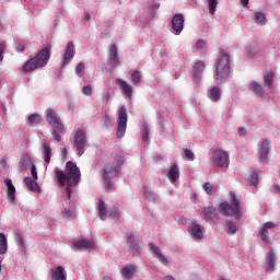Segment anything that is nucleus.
<instances>
[{"instance_id": "30", "label": "nucleus", "mask_w": 280, "mask_h": 280, "mask_svg": "<svg viewBox=\"0 0 280 280\" xmlns=\"http://www.w3.org/2000/svg\"><path fill=\"white\" fill-rule=\"evenodd\" d=\"M32 165V158L30 156V154L24 153L19 162V167H21V170L25 171L27 170V167Z\"/></svg>"}, {"instance_id": "44", "label": "nucleus", "mask_w": 280, "mask_h": 280, "mask_svg": "<svg viewBox=\"0 0 280 280\" xmlns=\"http://www.w3.org/2000/svg\"><path fill=\"white\" fill-rule=\"evenodd\" d=\"M82 93H83V95L91 96V95H93V88L89 84L84 85L82 88Z\"/></svg>"}, {"instance_id": "20", "label": "nucleus", "mask_w": 280, "mask_h": 280, "mask_svg": "<svg viewBox=\"0 0 280 280\" xmlns=\"http://www.w3.org/2000/svg\"><path fill=\"white\" fill-rule=\"evenodd\" d=\"M95 243H93V240H86V238H82L79 241H74L72 242V244H70V248L72 250H82L83 248H94Z\"/></svg>"}, {"instance_id": "47", "label": "nucleus", "mask_w": 280, "mask_h": 280, "mask_svg": "<svg viewBox=\"0 0 280 280\" xmlns=\"http://www.w3.org/2000/svg\"><path fill=\"white\" fill-rule=\"evenodd\" d=\"M148 137H150V129L148 128V125H143L142 141H148Z\"/></svg>"}, {"instance_id": "35", "label": "nucleus", "mask_w": 280, "mask_h": 280, "mask_svg": "<svg viewBox=\"0 0 280 280\" xmlns=\"http://www.w3.org/2000/svg\"><path fill=\"white\" fill-rule=\"evenodd\" d=\"M247 183L250 186L257 187V185H259V174H257V172H252L247 178Z\"/></svg>"}, {"instance_id": "62", "label": "nucleus", "mask_w": 280, "mask_h": 280, "mask_svg": "<svg viewBox=\"0 0 280 280\" xmlns=\"http://www.w3.org/2000/svg\"><path fill=\"white\" fill-rule=\"evenodd\" d=\"M63 156H67V149L62 151Z\"/></svg>"}, {"instance_id": "53", "label": "nucleus", "mask_w": 280, "mask_h": 280, "mask_svg": "<svg viewBox=\"0 0 280 280\" xmlns=\"http://www.w3.org/2000/svg\"><path fill=\"white\" fill-rule=\"evenodd\" d=\"M197 49H205L207 47V42L205 39H199L196 44Z\"/></svg>"}, {"instance_id": "13", "label": "nucleus", "mask_w": 280, "mask_h": 280, "mask_svg": "<svg viewBox=\"0 0 280 280\" xmlns=\"http://www.w3.org/2000/svg\"><path fill=\"white\" fill-rule=\"evenodd\" d=\"M202 214H203V220L211 224H218L220 222V217L218 214V210L213 206H205L202 208Z\"/></svg>"}, {"instance_id": "1", "label": "nucleus", "mask_w": 280, "mask_h": 280, "mask_svg": "<svg viewBox=\"0 0 280 280\" xmlns=\"http://www.w3.org/2000/svg\"><path fill=\"white\" fill-rule=\"evenodd\" d=\"M81 176L82 174L80 173V167H78V164L73 161H68L66 163L65 171L55 168V178L57 180L58 187H65V185H67V205H71V194H73V187L80 184Z\"/></svg>"}, {"instance_id": "61", "label": "nucleus", "mask_w": 280, "mask_h": 280, "mask_svg": "<svg viewBox=\"0 0 280 280\" xmlns=\"http://www.w3.org/2000/svg\"><path fill=\"white\" fill-rule=\"evenodd\" d=\"M20 244L23 246V236H20Z\"/></svg>"}, {"instance_id": "19", "label": "nucleus", "mask_w": 280, "mask_h": 280, "mask_svg": "<svg viewBox=\"0 0 280 280\" xmlns=\"http://www.w3.org/2000/svg\"><path fill=\"white\" fill-rule=\"evenodd\" d=\"M107 62H108L109 67H112V69H115L120 62L119 52L117 50L116 44H113L109 48Z\"/></svg>"}, {"instance_id": "64", "label": "nucleus", "mask_w": 280, "mask_h": 280, "mask_svg": "<svg viewBox=\"0 0 280 280\" xmlns=\"http://www.w3.org/2000/svg\"><path fill=\"white\" fill-rule=\"evenodd\" d=\"M219 280H225L224 278H220Z\"/></svg>"}, {"instance_id": "51", "label": "nucleus", "mask_w": 280, "mask_h": 280, "mask_svg": "<svg viewBox=\"0 0 280 280\" xmlns=\"http://www.w3.org/2000/svg\"><path fill=\"white\" fill-rule=\"evenodd\" d=\"M31 173H32L33 179L38 180V171H36V166L34 164H32L31 166Z\"/></svg>"}, {"instance_id": "32", "label": "nucleus", "mask_w": 280, "mask_h": 280, "mask_svg": "<svg viewBox=\"0 0 280 280\" xmlns=\"http://www.w3.org/2000/svg\"><path fill=\"white\" fill-rule=\"evenodd\" d=\"M143 79V74H141V71L139 70H133L131 72V84L133 86H139L141 84V80Z\"/></svg>"}, {"instance_id": "36", "label": "nucleus", "mask_w": 280, "mask_h": 280, "mask_svg": "<svg viewBox=\"0 0 280 280\" xmlns=\"http://www.w3.org/2000/svg\"><path fill=\"white\" fill-rule=\"evenodd\" d=\"M40 121H43V117L38 114H32L30 117H28V124L31 126H37V124H40Z\"/></svg>"}, {"instance_id": "56", "label": "nucleus", "mask_w": 280, "mask_h": 280, "mask_svg": "<svg viewBox=\"0 0 280 280\" xmlns=\"http://www.w3.org/2000/svg\"><path fill=\"white\" fill-rule=\"evenodd\" d=\"M265 230L268 231V229H275V223L272 222H266L262 226Z\"/></svg>"}, {"instance_id": "28", "label": "nucleus", "mask_w": 280, "mask_h": 280, "mask_svg": "<svg viewBox=\"0 0 280 280\" xmlns=\"http://www.w3.org/2000/svg\"><path fill=\"white\" fill-rule=\"evenodd\" d=\"M24 184L31 189V191H34L35 194H38L40 191V186H38V183H36V179H32V177H25Z\"/></svg>"}, {"instance_id": "38", "label": "nucleus", "mask_w": 280, "mask_h": 280, "mask_svg": "<svg viewBox=\"0 0 280 280\" xmlns=\"http://www.w3.org/2000/svg\"><path fill=\"white\" fill-rule=\"evenodd\" d=\"M226 224H228V235H235V233H237V224L229 220H226Z\"/></svg>"}, {"instance_id": "9", "label": "nucleus", "mask_w": 280, "mask_h": 280, "mask_svg": "<svg viewBox=\"0 0 280 280\" xmlns=\"http://www.w3.org/2000/svg\"><path fill=\"white\" fill-rule=\"evenodd\" d=\"M116 121L118 126L116 137L117 139H124V137H126V130L128 129V114L126 112V106L119 108Z\"/></svg>"}, {"instance_id": "21", "label": "nucleus", "mask_w": 280, "mask_h": 280, "mask_svg": "<svg viewBox=\"0 0 280 280\" xmlns=\"http://www.w3.org/2000/svg\"><path fill=\"white\" fill-rule=\"evenodd\" d=\"M4 185L7 186V198L11 205L16 200V187L12 183V179H4Z\"/></svg>"}, {"instance_id": "23", "label": "nucleus", "mask_w": 280, "mask_h": 280, "mask_svg": "<svg viewBox=\"0 0 280 280\" xmlns=\"http://www.w3.org/2000/svg\"><path fill=\"white\" fill-rule=\"evenodd\" d=\"M50 273V280H67V270H65V267L62 266H58L57 268L51 269Z\"/></svg>"}, {"instance_id": "25", "label": "nucleus", "mask_w": 280, "mask_h": 280, "mask_svg": "<svg viewBox=\"0 0 280 280\" xmlns=\"http://www.w3.org/2000/svg\"><path fill=\"white\" fill-rule=\"evenodd\" d=\"M167 176L171 183H176V180L180 178V170L178 168V164L172 165V167L168 170Z\"/></svg>"}, {"instance_id": "6", "label": "nucleus", "mask_w": 280, "mask_h": 280, "mask_svg": "<svg viewBox=\"0 0 280 280\" xmlns=\"http://www.w3.org/2000/svg\"><path fill=\"white\" fill-rule=\"evenodd\" d=\"M96 211H98V215L101 220H106V218H110V220H119V209L117 207H113L109 209L106 207V203L103 199H100L96 203Z\"/></svg>"}, {"instance_id": "11", "label": "nucleus", "mask_w": 280, "mask_h": 280, "mask_svg": "<svg viewBox=\"0 0 280 280\" xmlns=\"http://www.w3.org/2000/svg\"><path fill=\"white\" fill-rule=\"evenodd\" d=\"M143 248V243L138 241L132 234L127 236V250L132 255V257H139Z\"/></svg>"}, {"instance_id": "42", "label": "nucleus", "mask_w": 280, "mask_h": 280, "mask_svg": "<svg viewBox=\"0 0 280 280\" xmlns=\"http://www.w3.org/2000/svg\"><path fill=\"white\" fill-rule=\"evenodd\" d=\"M184 158L186 161H195L196 160V154L189 149L184 150Z\"/></svg>"}, {"instance_id": "31", "label": "nucleus", "mask_w": 280, "mask_h": 280, "mask_svg": "<svg viewBox=\"0 0 280 280\" xmlns=\"http://www.w3.org/2000/svg\"><path fill=\"white\" fill-rule=\"evenodd\" d=\"M42 154L45 163L49 165V162L51 161V147L46 143L42 144Z\"/></svg>"}, {"instance_id": "5", "label": "nucleus", "mask_w": 280, "mask_h": 280, "mask_svg": "<svg viewBox=\"0 0 280 280\" xmlns=\"http://www.w3.org/2000/svg\"><path fill=\"white\" fill-rule=\"evenodd\" d=\"M121 165H124V156L121 155H116L113 164L105 165L103 179L107 189L113 187V183L110 182L113 176H119L121 174Z\"/></svg>"}, {"instance_id": "59", "label": "nucleus", "mask_w": 280, "mask_h": 280, "mask_svg": "<svg viewBox=\"0 0 280 280\" xmlns=\"http://www.w3.org/2000/svg\"><path fill=\"white\" fill-rule=\"evenodd\" d=\"M83 19H84V21H91V14L85 13Z\"/></svg>"}, {"instance_id": "48", "label": "nucleus", "mask_w": 280, "mask_h": 280, "mask_svg": "<svg viewBox=\"0 0 280 280\" xmlns=\"http://www.w3.org/2000/svg\"><path fill=\"white\" fill-rule=\"evenodd\" d=\"M203 190L206 191V194H212L213 192V186L211 185V183L206 182L202 185Z\"/></svg>"}, {"instance_id": "46", "label": "nucleus", "mask_w": 280, "mask_h": 280, "mask_svg": "<svg viewBox=\"0 0 280 280\" xmlns=\"http://www.w3.org/2000/svg\"><path fill=\"white\" fill-rule=\"evenodd\" d=\"M258 233L262 242H268V230H266V228L260 229Z\"/></svg>"}, {"instance_id": "57", "label": "nucleus", "mask_w": 280, "mask_h": 280, "mask_svg": "<svg viewBox=\"0 0 280 280\" xmlns=\"http://www.w3.org/2000/svg\"><path fill=\"white\" fill-rule=\"evenodd\" d=\"M238 135H240V137H244V135H246V129H244V127H240Z\"/></svg>"}, {"instance_id": "52", "label": "nucleus", "mask_w": 280, "mask_h": 280, "mask_svg": "<svg viewBox=\"0 0 280 280\" xmlns=\"http://www.w3.org/2000/svg\"><path fill=\"white\" fill-rule=\"evenodd\" d=\"M15 49H16V51H19V54H23V51H25V44L16 43L15 44Z\"/></svg>"}, {"instance_id": "7", "label": "nucleus", "mask_w": 280, "mask_h": 280, "mask_svg": "<svg viewBox=\"0 0 280 280\" xmlns=\"http://www.w3.org/2000/svg\"><path fill=\"white\" fill-rule=\"evenodd\" d=\"M74 150L78 152L79 156H82L89 148V138L86 137V131L84 129H78L74 133Z\"/></svg>"}, {"instance_id": "4", "label": "nucleus", "mask_w": 280, "mask_h": 280, "mask_svg": "<svg viewBox=\"0 0 280 280\" xmlns=\"http://www.w3.org/2000/svg\"><path fill=\"white\" fill-rule=\"evenodd\" d=\"M230 202L223 201L219 205V213L226 218H235V220L242 219V208L240 207V200L234 192L230 191Z\"/></svg>"}, {"instance_id": "16", "label": "nucleus", "mask_w": 280, "mask_h": 280, "mask_svg": "<svg viewBox=\"0 0 280 280\" xmlns=\"http://www.w3.org/2000/svg\"><path fill=\"white\" fill-rule=\"evenodd\" d=\"M277 265V255L272 250V248L269 249V252L265 255L264 260V268L265 272H275V266Z\"/></svg>"}, {"instance_id": "39", "label": "nucleus", "mask_w": 280, "mask_h": 280, "mask_svg": "<svg viewBox=\"0 0 280 280\" xmlns=\"http://www.w3.org/2000/svg\"><path fill=\"white\" fill-rule=\"evenodd\" d=\"M217 8H218V0H208V10L212 16L213 14H215Z\"/></svg>"}, {"instance_id": "60", "label": "nucleus", "mask_w": 280, "mask_h": 280, "mask_svg": "<svg viewBox=\"0 0 280 280\" xmlns=\"http://www.w3.org/2000/svg\"><path fill=\"white\" fill-rule=\"evenodd\" d=\"M163 280H176V279L172 276H165Z\"/></svg>"}, {"instance_id": "14", "label": "nucleus", "mask_w": 280, "mask_h": 280, "mask_svg": "<svg viewBox=\"0 0 280 280\" xmlns=\"http://www.w3.org/2000/svg\"><path fill=\"white\" fill-rule=\"evenodd\" d=\"M259 162L268 163V154H270V140L260 139L258 142Z\"/></svg>"}, {"instance_id": "8", "label": "nucleus", "mask_w": 280, "mask_h": 280, "mask_svg": "<svg viewBox=\"0 0 280 280\" xmlns=\"http://www.w3.org/2000/svg\"><path fill=\"white\" fill-rule=\"evenodd\" d=\"M210 161H211L213 167H229V165L231 163L229 152H226L222 149H215L212 152Z\"/></svg>"}, {"instance_id": "49", "label": "nucleus", "mask_w": 280, "mask_h": 280, "mask_svg": "<svg viewBox=\"0 0 280 280\" xmlns=\"http://www.w3.org/2000/svg\"><path fill=\"white\" fill-rule=\"evenodd\" d=\"M103 126H105V128H113V121L110 120V116L106 115L104 117Z\"/></svg>"}, {"instance_id": "41", "label": "nucleus", "mask_w": 280, "mask_h": 280, "mask_svg": "<svg viewBox=\"0 0 280 280\" xmlns=\"http://www.w3.org/2000/svg\"><path fill=\"white\" fill-rule=\"evenodd\" d=\"M63 218L66 220H73L75 218V213L71 211V208L63 209Z\"/></svg>"}, {"instance_id": "24", "label": "nucleus", "mask_w": 280, "mask_h": 280, "mask_svg": "<svg viewBox=\"0 0 280 280\" xmlns=\"http://www.w3.org/2000/svg\"><path fill=\"white\" fill-rule=\"evenodd\" d=\"M208 97L212 102H220L222 97V90L219 86L208 88Z\"/></svg>"}, {"instance_id": "18", "label": "nucleus", "mask_w": 280, "mask_h": 280, "mask_svg": "<svg viewBox=\"0 0 280 280\" xmlns=\"http://www.w3.org/2000/svg\"><path fill=\"white\" fill-rule=\"evenodd\" d=\"M205 61L199 60L196 61L192 66V82L194 84H199L200 80H202V73L205 72Z\"/></svg>"}, {"instance_id": "3", "label": "nucleus", "mask_w": 280, "mask_h": 280, "mask_svg": "<svg viewBox=\"0 0 280 280\" xmlns=\"http://www.w3.org/2000/svg\"><path fill=\"white\" fill-rule=\"evenodd\" d=\"M213 78L217 84H224L231 74V61L229 54L223 52L213 66Z\"/></svg>"}, {"instance_id": "12", "label": "nucleus", "mask_w": 280, "mask_h": 280, "mask_svg": "<svg viewBox=\"0 0 280 280\" xmlns=\"http://www.w3.org/2000/svg\"><path fill=\"white\" fill-rule=\"evenodd\" d=\"M171 25L172 34L180 36V34H183V30H185V15H183V13L175 14L172 19Z\"/></svg>"}, {"instance_id": "22", "label": "nucleus", "mask_w": 280, "mask_h": 280, "mask_svg": "<svg viewBox=\"0 0 280 280\" xmlns=\"http://www.w3.org/2000/svg\"><path fill=\"white\" fill-rule=\"evenodd\" d=\"M116 82L122 91V94L125 95L126 100H132V85H130V83L124 81L122 79H117Z\"/></svg>"}, {"instance_id": "10", "label": "nucleus", "mask_w": 280, "mask_h": 280, "mask_svg": "<svg viewBox=\"0 0 280 280\" xmlns=\"http://www.w3.org/2000/svg\"><path fill=\"white\" fill-rule=\"evenodd\" d=\"M46 115V121L51 126V128H55L58 130V132H65V125H62V120L60 119V116L54 110V108H47L45 110Z\"/></svg>"}, {"instance_id": "63", "label": "nucleus", "mask_w": 280, "mask_h": 280, "mask_svg": "<svg viewBox=\"0 0 280 280\" xmlns=\"http://www.w3.org/2000/svg\"><path fill=\"white\" fill-rule=\"evenodd\" d=\"M109 25L113 26V20L109 21Z\"/></svg>"}, {"instance_id": "58", "label": "nucleus", "mask_w": 280, "mask_h": 280, "mask_svg": "<svg viewBox=\"0 0 280 280\" xmlns=\"http://www.w3.org/2000/svg\"><path fill=\"white\" fill-rule=\"evenodd\" d=\"M248 1L249 0H241V4L243 5V8H246L248 5Z\"/></svg>"}, {"instance_id": "45", "label": "nucleus", "mask_w": 280, "mask_h": 280, "mask_svg": "<svg viewBox=\"0 0 280 280\" xmlns=\"http://www.w3.org/2000/svg\"><path fill=\"white\" fill-rule=\"evenodd\" d=\"M149 248L151 250V253H153V255H160L161 253V248H159L156 245H154V243H149Z\"/></svg>"}, {"instance_id": "37", "label": "nucleus", "mask_w": 280, "mask_h": 280, "mask_svg": "<svg viewBox=\"0 0 280 280\" xmlns=\"http://www.w3.org/2000/svg\"><path fill=\"white\" fill-rule=\"evenodd\" d=\"M273 78H275V73L272 71L266 72L264 74L265 86H272Z\"/></svg>"}, {"instance_id": "15", "label": "nucleus", "mask_w": 280, "mask_h": 280, "mask_svg": "<svg viewBox=\"0 0 280 280\" xmlns=\"http://www.w3.org/2000/svg\"><path fill=\"white\" fill-rule=\"evenodd\" d=\"M188 233L194 242H200L202 237H205V232H202V228L196 221L189 223Z\"/></svg>"}, {"instance_id": "40", "label": "nucleus", "mask_w": 280, "mask_h": 280, "mask_svg": "<svg viewBox=\"0 0 280 280\" xmlns=\"http://www.w3.org/2000/svg\"><path fill=\"white\" fill-rule=\"evenodd\" d=\"M74 71L78 78H84V62L78 63Z\"/></svg>"}, {"instance_id": "34", "label": "nucleus", "mask_w": 280, "mask_h": 280, "mask_svg": "<svg viewBox=\"0 0 280 280\" xmlns=\"http://www.w3.org/2000/svg\"><path fill=\"white\" fill-rule=\"evenodd\" d=\"M254 21L256 25H266V14L262 12L254 13Z\"/></svg>"}, {"instance_id": "17", "label": "nucleus", "mask_w": 280, "mask_h": 280, "mask_svg": "<svg viewBox=\"0 0 280 280\" xmlns=\"http://www.w3.org/2000/svg\"><path fill=\"white\" fill-rule=\"evenodd\" d=\"M72 58H75V45L73 42H69L61 61L62 69H65V67L68 65H71Z\"/></svg>"}, {"instance_id": "54", "label": "nucleus", "mask_w": 280, "mask_h": 280, "mask_svg": "<svg viewBox=\"0 0 280 280\" xmlns=\"http://www.w3.org/2000/svg\"><path fill=\"white\" fill-rule=\"evenodd\" d=\"M3 54H5V44L0 43V62L3 61Z\"/></svg>"}, {"instance_id": "43", "label": "nucleus", "mask_w": 280, "mask_h": 280, "mask_svg": "<svg viewBox=\"0 0 280 280\" xmlns=\"http://www.w3.org/2000/svg\"><path fill=\"white\" fill-rule=\"evenodd\" d=\"M55 130L51 131V137L52 139H55V141H57L58 143H60V141H62V135L63 132L58 131V129L54 128Z\"/></svg>"}, {"instance_id": "55", "label": "nucleus", "mask_w": 280, "mask_h": 280, "mask_svg": "<svg viewBox=\"0 0 280 280\" xmlns=\"http://www.w3.org/2000/svg\"><path fill=\"white\" fill-rule=\"evenodd\" d=\"M158 259L159 261H161V264H164V266H167V258H165V256L162 253L158 254Z\"/></svg>"}, {"instance_id": "2", "label": "nucleus", "mask_w": 280, "mask_h": 280, "mask_svg": "<svg viewBox=\"0 0 280 280\" xmlns=\"http://www.w3.org/2000/svg\"><path fill=\"white\" fill-rule=\"evenodd\" d=\"M49 58H51V48L45 47L35 57L28 59L23 65L22 71L24 73H32V71H36V69H43V67H47Z\"/></svg>"}, {"instance_id": "27", "label": "nucleus", "mask_w": 280, "mask_h": 280, "mask_svg": "<svg viewBox=\"0 0 280 280\" xmlns=\"http://www.w3.org/2000/svg\"><path fill=\"white\" fill-rule=\"evenodd\" d=\"M122 277H126V279L132 278V275L137 272V266L135 265H125L120 270Z\"/></svg>"}, {"instance_id": "33", "label": "nucleus", "mask_w": 280, "mask_h": 280, "mask_svg": "<svg viewBox=\"0 0 280 280\" xmlns=\"http://www.w3.org/2000/svg\"><path fill=\"white\" fill-rule=\"evenodd\" d=\"M8 253V237L0 233V255H5Z\"/></svg>"}, {"instance_id": "26", "label": "nucleus", "mask_w": 280, "mask_h": 280, "mask_svg": "<svg viewBox=\"0 0 280 280\" xmlns=\"http://www.w3.org/2000/svg\"><path fill=\"white\" fill-rule=\"evenodd\" d=\"M143 197L149 202H159V195H156L152 189L148 188L147 186H143Z\"/></svg>"}, {"instance_id": "29", "label": "nucleus", "mask_w": 280, "mask_h": 280, "mask_svg": "<svg viewBox=\"0 0 280 280\" xmlns=\"http://www.w3.org/2000/svg\"><path fill=\"white\" fill-rule=\"evenodd\" d=\"M248 89L256 95H259V97L264 95V88H261V84L257 83V81L248 83Z\"/></svg>"}, {"instance_id": "50", "label": "nucleus", "mask_w": 280, "mask_h": 280, "mask_svg": "<svg viewBox=\"0 0 280 280\" xmlns=\"http://www.w3.org/2000/svg\"><path fill=\"white\" fill-rule=\"evenodd\" d=\"M246 54L248 56V58H252V56H255V54H257V48L250 46L246 48Z\"/></svg>"}]
</instances>
